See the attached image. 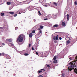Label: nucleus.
<instances>
[{
	"mask_svg": "<svg viewBox=\"0 0 77 77\" xmlns=\"http://www.w3.org/2000/svg\"><path fill=\"white\" fill-rule=\"evenodd\" d=\"M23 38L25 39V36L23 34H20L18 36L17 41L19 42H22L23 41Z\"/></svg>",
	"mask_w": 77,
	"mask_h": 77,
	"instance_id": "obj_1",
	"label": "nucleus"
},
{
	"mask_svg": "<svg viewBox=\"0 0 77 77\" xmlns=\"http://www.w3.org/2000/svg\"><path fill=\"white\" fill-rule=\"evenodd\" d=\"M8 41L10 42H12V39L11 38L7 39L6 42H8Z\"/></svg>",
	"mask_w": 77,
	"mask_h": 77,
	"instance_id": "obj_2",
	"label": "nucleus"
},
{
	"mask_svg": "<svg viewBox=\"0 0 77 77\" xmlns=\"http://www.w3.org/2000/svg\"><path fill=\"white\" fill-rule=\"evenodd\" d=\"M62 2H63V0H59L58 2V3L59 4H61L62 3Z\"/></svg>",
	"mask_w": 77,
	"mask_h": 77,
	"instance_id": "obj_3",
	"label": "nucleus"
},
{
	"mask_svg": "<svg viewBox=\"0 0 77 77\" xmlns=\"http://www.w3.org/2000/svg\"><path fill=\"white\" fill-rule=\"evenodd\" d=\"M62 25L63 26H66V24H65V23L64 22H63L62 23Z\"/></svg>",
	"mask_w": 77,
	"mask_h": 77,
	"instance_id": "obj_4",
	"label": "nucleus"
},
{
	"mask_svg": "<svg viewBox=\"0 0 77 77\" xmlns=\"http://www.w3.org/2000/svg\"><path fill=\"white\" fill-rule=\"evenodd\" d=\"M66 16H67V20H68H68H69V15L68 14L66 15Z\"/></svg>",
	"mask_w": 77,
	"mask_h": 77,
	"instance_id": "obj_5",
	"label": "nucleus"
},
{
	"mask_svg": "<svg viewBox=\"0 0 77 77\" xmlns=\"http://www.w3.org/2000/svg\"><path fill=\"white\" fill-rule=\"evenodd\" d=\"M5 56V54H4V53H0V56Z\"/></svg>",
	"mask_w": 77,
	"mask_h": 77,
	"instance_id": "obj_6",
	"label": "nucleus"
},
{
	"mask_svg": "<svg viewBox=\"0 0 77 77\" xmlns=\"http://www.w3.org/2000/svg\"><path fill=\"white\" fill-rule=\"evenodd\" d=\"M9 14H10L11 15H14V12L10 11L9 12Z\"/></svg>",
	"mask_w": 77,
	"mask_h": 77,
	"instance_id": "obj_7",
	"label": "nucleus"
},
{
	"mask_svg": "<svg viewBox=\"0 0 77 77\" xmlns=\"http://www.w3.org/2000/svg\"><path fill=\"white\" fill-rule=\"evenodd\" d=\"M32 36H33V35H32V32H31L29 34V38H32Z\"/></svg>",
	"mask_w": 77,
	"mask_h": 77,
	"instance_id": "obj_8",
	"label": "nucleus"
},
{
	"mask_svg": "<svg viewBox=\"0 0 77 77\" xmlns=\"http://www.w3.org/2000/svg\"><path fill=\"white\" fill-rule=\"evenodd\" d=\"M58 26H59V25L58 24H55L53 26V27H57Z\"/></svg>",
	"mask_w": 77,
	"mask_h": 77,
	"instance_id": "obj_9",
	"label": "nucleus"
},
{
	"mask_svg": "<svg viewBox=\"0 0 77 77\" xmlns=\"http://www.w3.org/2000/svg\"><path fill=\"white\" fill-rule=\"evenodd\" d=\"M7 5H11V2H8L7 3Z\"/></svg>",
	"mask_w": 77,
	"mask_h": 77,
	"instance_id": "obj_10",
	"label": "nucleus"
},
{
	"mask_svg": "<svg viewBox=\"0 0 77 77\" xmlns=\"http://www.w3.org/2000/svg\"><path fill=\"white\" fill-rule=\"evenodd\" d=\"M53 4L54 5H55L56 6H57V3L56 2H54Z\"/></svg>",
	"mask_w": 77,
	"mask_h": 77,
	"instance_id": "obj_11",
	"label": "nucleus"
},
{
	"mask_svg": "<svg viewBox=\"0 0 77 77\" xmlns=\"http://www.w3.org/2000/svg\"><path fill=\"white\" fill-rule=\"evenodd\" d=\"M66 42L67 44H69V43H70V42H71L69 40H68L66 41Z\"/></svg>",
	"mask_w": 77,
	"mask_h": 77,
	"instance_id": "obj_12",
	"label": "nucleus"
},
{
	"mask_svg": "<svg viewBox=\"0 0 77 77\" xmlns=\"http://www.w3.org/2000/svg\"><path fill=\"white\" fill-rule=\"evenodd\" d=\"M57 62V60H55L54 61V63H56Z\"/></svg>",
	"mask_w": 77,
	"mask_h": 77,
	"instance_id": "obj_13",
	"label": "nucleus"
},
{
	"mask_svg": "<svg viewBox=\"0 0 77 77\" xmlns=\"http://www.w3.org/2000/svg\"><path fill=\"white\" fill-rule=\"evenodd\" d=\"M53 39L55 41L56 40V36L55 35H54L53 37Z\"/></svg>",
	"mask_w": 77,
	"mask_h": 77,
	"instance_id": "obj_14",
	"label": "nucleus"
},
{
	"mask_svg": "<svg viewBox=\"0 0 77 77\" xmlns=\"http://www.w3.org/2000/svg\"><path fill=\"white\" fill-rule=\"evenodd\" d=\"M56 58H57V57H56V56H55L53 58V60H56Z\"/></svg>",
	"mask_w": 77,
	"mask_h": 77,
	"instance_id": "obj_15",
	"label": "nucleus"
},
{
	"mask_svg": "<svg viewBox=\"0 0 77 77\" xmlns=\"http://www.w3.org/2000/svg\"><path fill=\"white\" fill-rule=\"evenodd\" d=\"M74 5H77V2L76 1L75 2H74Z\"/></svg>",
	"mask_w": 77,
	"mask_h": 77,
	"instance_id": "obj_16",
	"label": "nucleus"
},
{
	"mask_svg": "<svg viewBox=\"0 0 77 77\" xmlns=\"http://www.w3.org/2000/svg\"><path fill=\"white\" fill-rule=\"evenodd\" d=\"M1 16H4V15H5V14H4V13H2L1 14Z\"/></svg>",
	"mask_w": 77,
	"mask_h": 77,
	"instance_id": "obj_17",
	"label": "nucleus"
},
{
	"mask_svg": "<svg viewBox=\"0 0 77 77\" xmlns=\"http://www.w3.org/2000/svg\"><path fill=\"white\" fill-rule=\"evenodd\" d=\"M24 55L25 56H28L29 55V54H28V53H25L24 54Z\"/></svg>",
	"mask_w": 77,
	"mask_h": 77,
	"instance_id": "obj_18",
	"label": "nucleus"
},
{
	"mask_svg": "<svg viewBox=\"0 0 77 77\" xmlns=\"http://www.w3.org/2000/svg\"><path fill=\"white\" fill-rule=\"evenodd\" d=\"M43 26H40V28L41 29H43Z\"/></svg>",
	"mask_w": 77,
	"mask_h": 77,
	"instance_id": "obj_19",
	"label": "nucleus"
},
{
	"mask_svg": "<svg viewBox=\"0 0 77 77\" xmlns=\"http://www.w3.org/2000/svg\"><path fill=\"white\" fill-rule=\"evenodd\" d=\"M58 40V35H57L56 36V40L57 41Z\"/></svg>",
	"mask_w": 77,
	"mask_h": 77,
	"instance_id": "obj_20",
	"label": "nucleus"
},
{
	"mask_svg": "<svg viewBox=\"0 0 77 77\" xmlns=\"http://www.w3.org/2000/svg\"><path fill=\"white\" fill-rule=\"evenodd\" d=\"M42 72V70H38V73H41Z\"/></svg>",
	"mask_w": 77,
	"mask_h": 77,
	"instance_id": "obj_21",
	"label": "nucleus"
},
{
	"mask_svg": "<svg viewBox=\"0 0 77 77\" xmlns=\"http://www.w3.org/2000/svg\"><path fill=\"white\" fill-rule=\"evenodd\" d=\"M18 27H16L15 28V30H18Z\"/></svg>",
	"mask_w": 77,
	"mask_h": 77,
	"instance_id": "obj_22",
	"label": "nucleus"
},
{
	"mask_svg": "<svg viewBox=\"0 0 77 77\" xmlns=\"http://www.w3.org/2000/svg\"><path fill=\"white\" fill-rule=\"evenodd\" d=\"M17 14H14V17H17Z\"/></svg>",
	"mask_w": 77,
	"mask_h": 77,
	"instance_id": "obj_23",
	"label": "nucleus"
},
{
	"mask_svg": "<svg viewBox=\"0 0 77 77\" xmlns=\"http://www.w3.org/2000/svg\"><path fill=\"white\" fill-rule=\"evenodd\" d=\"M32 33H35V31L34 30L32 31Z\"/></svg>",
	"mask_w": 77,
	"mask_h": 77,
	"instance_id": "obj_24",
	"label": "nucleus"
},
{
	"mask_svg": "<svg viewBox=\"0 0 77 77\" xmlns=\"http://www.w3.org/2000/svg\"><path fill=\"white\" fill-rule=\"evenodd\" d=\"M10 44L11 45V46H13V45H14V44L12 43H11Z\"/></svg>",
	"mask_w": 77,
	"mask_h": 77,
	"instance_id": "obj_25",
	"label": "nucleus"
},
{
	"mask_svg": "<svg viewBox=\"0 0 77 77\" xmlns=\"http://www.w3.org/2000/svg\"><path fill=\"white\" fill-rule=\"evenodd\" d=\"M38 13L39 15H41V12H40V11H38Z\"/></svg>",
	"mask_w": 77,
	"mask_h": 77,
	"instance_id": "obj_26",
	"label": "nucleus"
},
{
	"mask_svg": "<svg viewBox=\"0 0 77 77\" xmlns=\"http://www.w3.org/2000/svg\"><path fill=\"white\" fill-rule=\"evenodd\" d=\"M34 52H35V53H36V54L37 55H38V53L36 52H34Z\"/></svg>",
	"mask_w": 77,
	"mask_h": 77,
	"instance_id": "obj_27",
	"label": "nucleus"
},
{
	"mask_svg": "<svg viewBox=\"0 0 77 77\" xmlns=\"http://www.w3.org/2000/svg\"><path fill=\"white\" fill-rule=\"evenodd\" d=\"M38 77H43V76L42 75H40L38 76Z\"/></svg>",
	"mask_w": 77,
	"mask_h": 77,
	"instance_id": "obj_28",
	"label": "nucleus"
},
{
	"mask_svg": "<svg viewBox=\"0 0 77 77\" xmlns=\"http://www.w3.org/2000/svg\"><path fill=\"white\" fill-rule=\"evenodd\" d=\"M29 47H31V44L30 43L29 45Z\"/></svg>",
	"mask_w": 77,
	"mask_h": 77,
	"instance_id": "obj_29",
	"label": "nucleus"
},
{
	"mask_svg": "<svg viewBox=\"0 0 77 77\" xmlns=\"http://www.w3.org/2000/svg\"><path fill=\"white\" fill-rule=\"evenodd\" d=\"M47 66L48 68H50V65H47Z\"/></svg>",
	"mask_w": 77,
	"mask_h": 77,
	"instance_id": "obj_30",
	"label": "nucleus"
},
{
	"mask_svg": "<svg viewBox=\"0 0 77 77\" xmlns=\"http://www.w3.org/2000/svg\"><path fill=\"white\" fill-rule=\"evenodd\" d=\"M65 75V74H63V73H62V76H63V75Z\"/></svg>",
	"mask_w": 77,
	"mask_h": 77,
	"instance_id": "obj_31",
	"label": "nucleus"
},
{
	"mask_svg": "<svg viewBox=\"0 0 77 77\" xmlns=\"http://www.w3.org/2000/svg\"><path fill=\"white\" fill-rule=\"evenodd\" d=\"M61 39H62V37H59V40H61Z\"/></svg>",
	"mask_w": 77,
	"mask_h": 77,
	"instance_id": "obj_32",
	"label": "nucleus"
},
{
	"mask_svg": "<svg viewBox=\"0 0 77 77\" xmlns=\"http://www.w3.org/2000/svg\"><path fill=\"white\" fill-rule=\"evenodd\" d=\"M38 30L39 31H40V30H41V28H39L38 29Z\"/></svg>",
	"mask_w": 77,
	"mask_h": 77,
	"instance_id": "obj_33",
	"label": "nucleus"
},
{
	"mask_svg": "<svg viewBox=\"0 0 77 77\" xmlns=\"http://www.w3.org/2000/svg\"><path fill=\"white\" fill-rule=\"evenodd\" d=\"M48 20V19H47V18H46V19H44V20Z\"/></svg>",
	"mask_w": 77,
	"mask_h": 77,
	"instance_id": "obj_34",
	"label": "nucleus"
},
{
	"mask_svg": "<svg viewBox=\"0 0 77 77\" xmlns=\"http://www.w3.org/2000/svg\"><path fill=\"white\" fill-rule=\"evenodd\" d=\"M0 29H3V28L2 27H0Z\"/></svg>",
	"mask_w": 77,
	"mask_h": 77,
	"instance_id": "obj_35",
	"label": "nucleus"
},
{
	"mask_svg": "<svg viewBox=\"0 0 77 77\" xmlns=\"http://www.w3.org/2000/svg\"><path fill=\"white\" fill-rule=\"evenodd\" d=\"M30 7L29 8V11H32V10L30 9Z\"/></svg>",
	"mask_w": 77,
	"mask_h": 77,
	"instance_id": "obj_36",
	"label": "nucleus"
},
{
	"mask_svg": "<svg viewBox=\"0 0 77 77\" xmlns=\"http://www.w3.org/2000/svg\"><path fill=\"white\" fill-rule=\"evenodd\" d=\"M39 33H42V31L40 30V31H39Z\"/></svg>",
	"mask_w": 77,
	"mask_h": 77,
	"instance_id": "obj_37",
	"label": "nucleus"
},
{
	"mask_svg": "<svg viewBox=\"0 0 77 77\" xmlns=\"http://www.w3.org/2000/svg\"><path fill=\"white\" fill-rule=\"evenodd\" d=\"M2 44L3 45H5V44L4 43H2Z\"/></svg>",
	"mask_w": 77,
	"mask_h": 77,
	"instance_id": "obj_38",
	"label": "nucleus"
},
{
	"mask_svg": "<svg viewBox=\"0 0 77 77\" xmlns=\"http://www.w3.org/2000/svg\"><path fill=\"white\" fill-rule=\"evenodd\" d=\"M32 50H34V48H33V47H32Z\"/></svg>",
	"mask_w": 77,
	"mask_h": 77,
	"instance_id": "obj_39",
	"label": "nucleus"
},
{
	"mask_svg": "<svg viewBox=\"0 0 77 77\" xmlns=\"http://www.w3.org/2000/svg\"><path fill=\"white\" fill-rule=\"evenodd\" d=\"M69 59L70 60H72V59H71V58H69Z\"/></svg>",
	"mask_w": 77,
	"mask_h": 77,
	"instance_id": "obj_40",
	"label": "nucleus"
},
{
	"mask_svg": "<svg viewBox=\"0 0 77 77\" xmlns=\"http://www.w3.org/2000/svg\"><path fill=\"white\" fill-rule=\"evenodd\" d=\"M42 70H43V71H45V70L44 69H42Z\"/></svg>",
	"mask_w": 77,
	"mask_h": 77,
	"instance_id": "obj_41",
	"label": "nucleus"
},
{
	"mask_svg": "<svg viewBox=\"0 0 77 77\" xmlns=\"http://www.w3.org/2000/svg\"><path fill=\"white\" fill-rule=\"evenodd\" d=\"M19 14H21V13H20V12H19Z\"/></svg>",
	"mask_w": 77,
	"mask_h": 77,
	"instance_id": "obj_42",
	"label": "nucleus"
},
{
	"mask_svg": "<svg viewBox=\"0 0 77 77\" xmlns=\"http://www.w3.org/2000/svg\"><path fill=\"white\" fill-rule=\"evenodd\" d=\"M5 68H6V67H5Z\"/></svg>",
	"mask_w": 77,
	"mask_h": 77,
	"instance_id": "obj_43",
	"label": "nucleus"
},
{
	"mask_svg": "<svg viewBox=\"0 0 77 77\" xmlns=\"http://www.w3.org/2000/svg\"><path fill=\"white\" fill-rule=\"evenodd\" d=\"M62 77H64V76H63Z\"/></svg>",
	"mask_w": 77,
	"mask_h": 77,
	"instance_id": "obj_44",
	"label": "nucleus"
}]
</instances>
